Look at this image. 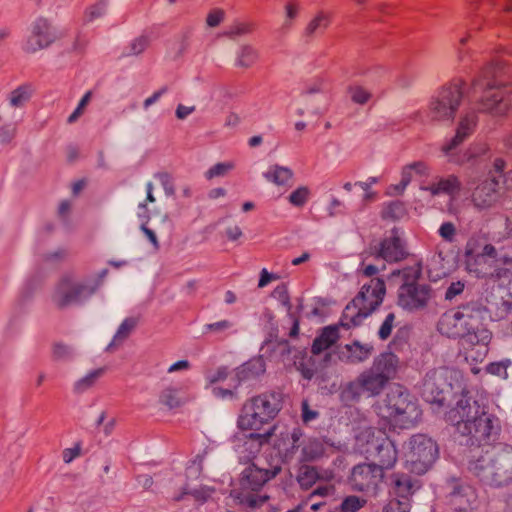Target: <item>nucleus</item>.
Listing matches in <instances>:
<instances>
[{
  "mask_svg": "<svg viewBox=\"0 0 512 512\" xmlns=\"http://www.w3.org/2000/svg\"><path fill=\"white\" fill-rule=\"evenodd\" d=\"M108 8V2L106 0H101L98 3L92 5L88 8L85 14V19L88 22H92L96 19L103 17Z\"/></svg>",
  "mask_w": 512,
  "mask_h": 512,
  "instance_id": "nucleus-39",
  "label": "nucleus"
},
{
  "mask_svg": "<svg viewBox=\"0 0 512 512\" xmlns=\"http://www.w3.org/2000/svg\"><path fill=\"white\" fill-rule=\"evenodd\" d=\"M408 499H393L385 507V512H409Z\"/></svg>",
  "mask_w": 512,
  "mask_h": 512,
  "instance_id": "nucleus-46",
  "label": "nucleus"
},
{
  "mask_svg": "<svg viewBox=\"0 0 512 512\" xmlns=\"http://www.w3.org/2000/svg\"><path fill=\"white\" fill-rule=\"evenodd\" d=\"M336 450L333 444L322 440H309L303 447V456L307 461L318 459L324 455H330Z\"/></svg>",
  "mask_w": 512,
  "mask_h": 512,
  "instance_id": "nucleus-27",
  "label": "nucleus"
},
{
  "mask_svg": "<svg viewBox=\"0 0 512 512\" xmlns=\"http://www.w3.org/2000/svg\"><path fill=\"white\" fill-rule=\"evenodd\" d=\"M461 379L459 371L448 367L429 370L423 379L421 394L425 401L442 404L445 394L458 385Z\"/></svg>",
  "mask_w": 512,
  "mask_h": 512,
  "instance_id": "nucleus-11",
  "label": "nucleus"
},
{
  "mask_svg": "<svg viewBox=\"0 0 512 512\" xmlns=\"http://www.w3.org/2000/svg\"><path fill=\"white\" fill-rule=\"evenodd\" d=\"M501 194L495 176L479 183L471 194V201L478 210L494 208L500 201Z\"/></svg>",
  "mask_w": 512,
  "mask_h": 512,
  "instance_id": "nucleus-18",
  "label": "nucleus"
},
{
  "mask_svg": "<svg viewBox=\"0 0 512 512\" xmlns=\"http://www.w3.org/2000/svg\"><path fill=\"white\" fill-rule=\"evenodd\" d=\"M301 11V5L295 0H287L283 6V18L280 30L289 32L297 21Z\"/></svg>",
  "mask_w": 512,
  "mask_h": 512,
  "instance_id": "nucleus-31",
  "label": "nucleus"
},
{
  "mask_svg": "<svg viewBox=\"0 0 512 512\" xmlns=\"http://www.w3.org/2000/svg\"><path fill=\"white\" fill-rule=\"evenodd\" d=\"M414 483L408 476H399L395 479L394 493L401 499H408L412 493Z\"/></svg>",
  "mask_w": 512,
  "mask_h": 512,
  "instance_id": "nucleus-36",
  "label": "nucleus"
},
{
  "mask_svg": "<svg viewBox=\"0 0 512 512\" xmlns=\"http://www.w3.org/2000/svg\"><path fill=\"white\" fill-rule=\"evenodd\" d=\"M168 92L167 87H162L159 90L155 91L151 96L146 98L143 102V109L148 110L149 107L156 104L163 95H165Z\"/></svg>",
  "mask_w": 512,
  "mask_h": 512,
  "instance_id": "nucleus-52",
  "label": "nucleus"
},
{
  "mask_svg": "<svg viewBox=\"0 0 512 512\" xmlns=\"http://www.w3.org/2000/svg\"><path fill=\"white\" fill-rule=\"evenodd\" d=\"M383 478V472L373 464L357 465L353 468L351 482L359 491L368 490L378 484Z\"/></svg>",
  "mask_w": 512,
  "mask_h": 512,
  "instance_id": "nucleus-21",
  "label": "nucleus"
},
{
  "mask_svg": "<svg viewBox=\"0 0 512 512\" xmlns=\"http://www.w3.org/2000/svg\"><path fill=\"white\" fill-rule=\"evenodd\" d=\"M93 293L84 282L73 277H63L55 286L52 301L58 308L76 305Z\"/></svg>",
  "mask_w": 512,
  "mask_h": 512,
  "instance_id": "nucleus-13",
  "label": "nucleus"
},
{
  "mask_svg": "<svg viewBox=\"0 0 512 512\" xmlns=\"http://www.w3.org/2000/svg\"><path fill=\"white\" fill-rule=\"evenodd\" d=\"M212 490L210 488H201L200 490H194L191 492V496L196 501H205L207 498H209L212 494Z\"/></svg>",
  "mask_w": 512,
  "mask_h": 512,
  "instance_id": "nucleus-63",
  "label": "nucleus"
},
{
  "mask_svg": "<svg viewBox=\"0 0 512 512\" xmlns=\"http://www.w3.org/2000/svg\"><path fill=\"white\" fill-rule=\"evenodd\" d=\"M400 367L399 358L395 354L387 352L380 354L374 359L371 369L386 382H389L397 376Z\"/></svg>",
  "mask_w": 512,
  "mask_h": 512,
  "instance_id": "nucleus-23",
  "label": "nucleus"
},
{
  "mask_svg": "<svg viewBox=\"0 0 512 512\" xmlns=\"http://www.w3.org/2000/svg\"><path fill=\"white\" fill-rule=\"evenodd\" d=\"M459 189L460 183L457 178L453 176L446 179H440L429 187H422V191L429 192L432 196L447 194L451 198L459 191Z\"/></svg>",
  "mask_w": 512,
  "mask_h": 512,
  "instance_id": "nucleus-28",
  "label": "nucleus"
},
{
  "mask_svg": "<svg viewBox=\"0 0 512 512\" xmlns=\"http://www.w3.org/2000/svg\"><path fill=\"white\" fill-rule=\"evenodd\" d=\"M251 449L245 454H239L241 459H252L253 462L247 465L240 474L239 479L232 484L231 496L240 504L255 508L262 505L267 497L260 494L261 488L266 482L274 478L281 470L280 460L265 467L261 464V459L257 458V453L251 454Z\"/></svg>",
  "mask_w": 512,
  "mask_h": 512,
  "instance_id": "nucleus-3",
  "label": "nucleus"
},
{
  "mask_svg": "<svg viewBox=\"0 0 512 512\" xmlns=\"http://www.w3.org/2000/svg\"><path fill=\"white\" fill-rule=\"evenodd\" d=\"M467 137V133L465 132V130L461 131V130H457V134L456 136L454 137V139L452 140V143L447 145V146H444L443 149L446 153H449L451 152L454 147H456L460 142H462L465 138Z\"/></svg>",
  "mask_w": 512,
  "mask_h": 512,
  "instance_id": "nucleus-62",
  "label": "nucleus"
},
{
  "mask_svg": "<svg viewBox=\"0 0 512 512\" xmlns=\"http://www.w3.org/2000/svg\"><path fill=\"white\" fill-rule=\"evenodd\" d=\"M235 389L236 388H230L228 383L226 382V383L220 384L218 386L211 387V392L215 397L225 399L228 397H232L233 391Z\"/></svg>",
  "mask_w": 512,
  "mask_h": 512,
  "instance_id": "nucleus-49",
  "label": "nucleus"
},
{
  "mask_svg": "<svg viewBox=\"0 0 512 512\" xmlns=\"http://www.w3.org/2000/svg\"><path fill=\"white\" fill-rule=\"evenodd\" d=\"M385 294L386 286L382 279L372 278L363 283L358 294L345 307L341 325L346 328L359 325L381 305Z\"/></svg>",
  "mask_w": 512,
  "mask_h": 512,
  "instance_id": "nucleus-5",
  "label": "nucleus"
},
{
  "mask_svg": "<svg viewBox=\"0 0 512 512\" xmlns=\"http://www.w3.org/2000/svg\"><path fill=\"white\" fill-rule=\"evenodd\" d=\"M394 320H395L394 314L389 313L379 329V336L381 339L384 340L390 336Z\"/></svg>",
  "mask_w": 512,
  "mask_h": 512,
  "instance_id": "nucleus-51",
  "label": "nucleus"
},
{
  "mask_svg": "<svg viewBox=\"0 0 512 512\" xmlns=\"http://www.w3.org/2000/svg\"><path fill=\"white\" fill-rule=\"evenodd\" d=\"M366 503L365 499L357 496H348L344 499L341 505L342 512H357Z\"/></svg>",
  "mask_w": 512,
  "mask_h": 512,
  "instance_id": "nucleus-42",
  "label": "nucleus"
},
{
  "mask_svg": "<svg viewBox=\"0 0 512 512\" xmlns=\"http://www.w3.org/2000/svg\"><path fill=\"white\" fill-rule=\"evenodd\" d=\"M279 410L280 407L274 395H259L244 403L238 416L237 427L241 431L248 432L249 435L244 444L238 447L239 454H245L249 449H253L251 454L254 455L264 444H272L280 459L290 457L302 435L299 429L276 424L262 432L264 427L276 417Z\"/></svg>",
  "mask_w": 512,
  "mask_h": 512,
  "instance_id": "nucleus-2",
  "label": "nucleus"
},
{
  "mask_svg": "<svg viewBox=\"0 0 512 512\" xmlns=\"http://www.w3.org/2000/svg\"><path fill=\"white\" fill-rule=\"evenodd\" d=\"M485 327L481 322L480 312L470 305H464L446 311L438 322V330L442 335L450 338L462 337Z\"/></svg>",
  "mask_w": 512,
  "mask_h": 512,
  "instance_id": "nucleus-9",
  "label": "nucleus"
},
{
  "mask_svg": "<svg viewBox=\"0 0 512 512\" xmlns=\"http://www.w3.org/2000/svg\"><path fill=\"white\" fill-rule=\"evenodd\" d=\"M373 352V346L355 341L342 346L339 350V358L350 363H359L367 360Z\"/></svg>",
  "mask_w": 512,
  "mask_h": 512,
  "instance_id": "nucleus-25",
  "label": "nucleus"
},
{
  "mask_svg": "<svg viewBox=\"0 0 512 512\" xmlns=\"http://www.w3.org/2000/svg\"><path fill=\"white\" fill-rule=\"evenodd\" d=\"M102 371L101 370H95L93 372H90L85 377L81 378L75 383V389L77 391H83L90 386H92L95 381L100 377Z\"/></svg>",
  "mask_w": 512,
  "mask_h": 512,
  "instance_id": "nucleus-44",
  "label": "nucleus"
},
{
  "mask_svg": "<svg viewBox=\"0 0 512 512\" xmlns=\"http://www.w3.org/2000/svg\"><path fill=\"white\" fill-rule=\"evenodd\" d=\"M242 230L239 226L233 225L225 230V236L230 241H237L242 237Z\"/></svg>",
  "mask_w": 512,
  "mask_h": 512,
  "instance_id": "nucleus-61",
  "label": "nucleus"
},
{
  "mask_svg": "<svg viewBox=\"0 0 512 512\" xmlns=\"http://www.w3.org/2000/svg\"><path fill=\"white\" fill-rule=\"evenodd\" d=\"M492 333L486 327H479L478 330L466 335L462 342L465 359L472 363H481L487 357Z\"/></svg>",
  "mask_w": 512,
  "mask_h": 512,
  "instance_id": "nucleus-16",
  "label": "nucleus"
},
{
  "mask_svg": "<svg viewBox=\"0 0 512 512\" xmlns=\"http://www.w3.org/2000/svg\"><path fill=\"white\" fill-rule=\"evenodd\" d=\"M67 33L65 27L53 24L46 18H38L34 23V51L49 47Z\"/></svg>",
  "mask_w": 512,
  "mask_h": 512,
  "instance_id": "nucleus-20",
  "label": "nucleus"
},
{
  "mask_svg": "<svg viewBox=\"0 0 512 512\" xmlns=\"http://www.w3.org/2000/svg\"><path fill=\"white\" fill-rule=\"evenodd\" d=\"M264 362L261 358H255L245 363L235 371H228L224 367L211 370L206 374V380L210 387L228 383L230 388H237L241 381L263 373Z\"/></svg>",
  "mask_w": 512,
  "mask_h": 512,
  "instance_id": "nucleus-12",
  "label": "nucleus"
},
{
  "mask_svg": "<svg viewBox=\"0 0 512 512\" xmlns=\"http://www.w3.org/2000/svg\"><path fill=\"white\" fill-rule=\"evenodd\" d=\"M188 48V39L186 36H183L175 45V52L173 55V59L180 58Z\"/></svg>",
  "mask_w": 512,
  "mask_h": 512,
  "instance_id": "nucleus-60",
  "label": "nucleus"
},
{
  "mask_svg": "<svg viewBox=\"0 0 512 512\" xmlns=\"http://www.w3.org/2000/svg\"><path fill=\"white\" fill-rule=\"evenodd\" d=\"M387 383L388 382L370 368L362 372L349 384L348 392L352 393L354 396H360L362 394L376 396L384 389Z\"/></svg>",
  "mask_w": 512,
  "mask_h": 512,
  "instance_id": "nucleus-19",
  "label": "nucleus"
},
{
  "mask_svg": "<svg viewBox=\"0 0 512 512\" xmlns=\"http://www.w3.org/2000/svg\"><path fill=\"white\" fill-rule=\"evenodd\" d=\"M136 324H137V320L134 318L125 319L117 331L116 338L117 339L126 338L130 334V332L136 327Z\"/></svg>",
  "mask_w": 512,
  "mask_h": 512,
  "instance_id": "nucleus-48",
  "label": "nucleus"
},
{
  "mask_svg": "<svg viewBox=\"0 0 512 512\" xmlns=\"http://www.w3.org/2000/svg\"><path fill=\"white\" fill-rule=\"evenodd\" d=\"M375 411L381 419L380 424L389 425L394 430L413 427L421 416L417 404L399 386L391 389L383 403L376 405Z\"/></svg>",
  "mask_w": 512,
  "mask_h": 512,
  "instance_id": "nucleus-4",
  "label": "nucleus"
},
{
  "mask_svg": "<svg viewBox=\"0 0 512 512\" xmlns=\"http://www.w3.org/2000/svg\"><path fill=\"white\" fill-rule=\"evenodd\" d=\"M402 453L405 467L421 475L426 473L437 459L438 446L432 438L417 434L405 443Z\"/></svg>",
  "mask_w": 512,
  "mask_h": 512,
  "instance_id": "nucleus-10",
  "label": "nucleus"
},
{
  "mask_svg": "<svg viewBox=\"0 0 512 512\" xmlns=\"http://www.w3.org/2000/svg\"><path fill=\"white\" fill-rule=\"evenodd\" d=\"M225 18V11L220 8L212 9L206 17V25L209 28H215L219 26Z\"/></svg>",
  "mask_w": 512,
  "mask_h": 512,
  "instance_id": "nucleus-45",
  "label": "nucleus"
},
{
  "mask_svg": "<svg viewBox=\"0 0 512 512\" xmlns=\"http://www.w3.org/2000/svg\"><path fill=\"white\" fill-rule=\"evenodd\" d=\"M312 192L308 186H298L288 196V202L297 208L304 207L311 199Z\"/></svg>",
  "mask_w": 512,
  "mask_h": 512,
  "instance_id": "nucleus-34",
  "label": "nucleus"
},
{
  "mask_svg": "<svg viewBox=\"0 0 512 512\" xmlns=\"http://www.w3.org/2000/svg\"><path fill=\"white\" fill-rule=\"evenodd\" d=\"M312 95H318V97L324 102V104L326 103L327 99L326 96L323 94V85L321 82H317L307 88L305 97L308 98L309 96Z\"/></svg>",
  "mask_w": 512,
  "mask_h": 512,
  "instance_id": "nucleus-57",
  "label": "nucleus"
},
{
  "mask_svg": "<svg viewBox=\"0 0 512 512\" xmlns=\"http://www.w3.org/2000/svg\"><path fill=\"white\" fill-rule=\"evenodd\" d=\"M478 254L483 255L484 257H486L489 260H492L494 262V260H495V258L497 256V251H496V248L493 245L486 244L482 248L481 252H479Z\"/></svg>",
  "mask_w": 512,
  "mask_h": 512,
  "instance_id": "nucleus-64",
  "label": "nucleus"
},
{
  "mask_svg": "<svg viewBox=\"0 0 512 512\" xmlns=\"http://www.w3.org/2000/svg\"><path fill=\"white\" fill-rule=\"evenodd\" d=\"M280 277L277 274L270 273L266 268H263L260 272V279L258 282L259 288L266 287L272 281L278 280Z\"/></svg>",
  "mask_w": 512,
  "mask_h": 512,
  "instance_id": "nucleus-55",
  "label": "nucleus"
},
{
  "mask_svg": "<svg viewBox=\"0 0 512 512\" xmlns=\"http://www.w3.org/2000/svg\"><path fill=\"white\" fill-rule=\"evenodd\" d=\"M511 365L510 360H503L500 362L491 363L487 366L488 373L499 376L503 379L508 377L507 368Z\"/></svg>",
  "mask_w": 512,
  "mask_h": 512,
  "instance_id": "nucleus-43",
  "label": "nucleus"
},
{
  "mask_svg": "<svg viewBox=\"0 0 512 512\" xmlns=\"http://www.w3.org/2000/svg\"><path fill=\"white\" fill-rule=\"evenodd\" d=\"M419 275L420 269L416 265L392 274L403 281L398 290V305L407 311L424 309L433 296L428 285L417 282Z\"/></svg>",
  "mask_w": 512,
  "mask_h": 512,
  "instance_id": "nucleus-7",
  "label": "nucleus"
},
{
  "mask_svg": "<svg viewBox=\"0 0 512 512\" xmlns=\"http://www.w3.org/2000/svg\"><path fill=\"white\" fill-rule=\"evenodd\" d=\"M192 399L188 387L183 384H170L161 389L158 396L159 403L169 409H177Z\"/></svg>",
  "mask_w": 512,
  "mask_h": 512,
  "instance_id": "nucleus-22",
  "label": "nucleus"
},
{
  "mask_svg": "<svg viewBox=\"0 0 512 512\" xmlns=\"http://www.w3.org/2000/svg\"><path fill=\"white\" fill-rule=\"evenodd\" d=\"M339 339V332L337 327H326L321 334L314 340L312 345V352L320 354L321 352L330 348Z\"/></svg>",
  "mask_w": 512,
  "mask_h": 512,
  "instance_id": "nucleus-30",
  "label": "nucleus"
},
{
  "mask_svg": "<svg viewBox=\"0 0 512 512\" xmlns=\"http://www.w3.org/2000/svg\"><path fill=\"white\" fill-rule=\"evenodd\" d=\"M465 266L468 273L473 274L478 278H500L504 275L510 274V271L508 269H493V261L484 257L483 255L476 253L471 242H468L466 246Z\"/></svg>",
  "mask_w": 512,
  "mask_h": 512,
  "instance_id": "nucleus-17",
  "label": "nucleus"
},
{
  "mask_svg": "<svg viewBox=\"0 0 512 512\" xmlns=\"http://www.w3.org/2000/svg\"><path fill=\"white\" fill-rule=\"evenodd\" d=\"M348 93L351 100L359 105H365L372 98L371 92L362 86H351Z\"/></svg>",
  "mask_w": 512,
  "mask_h": 512,
  "instance_id": "nucleus-38",
  "label": "nucleus"
},
{
  "mask_svg": "<svg viewBox=\"0 0 512 512\" xmlns=\"http://www.w3.org/2000/svg\"><path fill=\"white\" fill-rule=\"evenodd\" d=\"M405 255L403 243L397 235L393 234L383 240L380 245L375 259L381 263V265H374L367 263L368 258H364L361 263V271L366 276H372L385 269L384 261L393 262L402 259Z\"/></svg>",
  "mask_w": 512,
  "mask_h": 512,
  "instance_id": "nucleus-14",
  "label": "nucleus"
},
{
  "mask_svg": "<svg viewBox=\"0 0 512 512\" xmlns=\"http://www.w3.org/2000/svg\"><path fill=\"white\" fill-rule=\"evenodd\" d=\"M439 235L446 241H453L456 235V228L453 223L445 222L439 228Z\"/></svg>",
  "mask_w": 512,
  "mask_h": 512,
  "instance_id": "nucleus-50",
  "label": "nucleus"
},
{
  "mask_svg": "<svg viewBox=\"0 0 512 512\" xmlns=\"http://www.w3.org/2000/svg\"><path fill=\"white\" fill-rule=\"evenodd\" d=\"M32 95V90L30 86L23 85L13 90L9 96L8 104L13 108H22L25 106Z\"/></svg>",
  "mask_w": 512,
  "mask_h": 512,
  "instance_id": "nucleus-33",
  "label": "nucleus"
},
{
  "mask_svg": "<svg viewBox=\"0 0 512 512\" xmlns=\"http://www.w3.org/2000/svg\"><path fill=\"white\" fill-rule=\"evenodd\" d=\"M233 326V323L229 320H220V321H217V322H214V323H209V324H206L204 329L206 332H211V333H222V332H225L229 329H231Z\"/></svg>",
  "mask_w": 512,
  "mask_h": 512,
  "instance_id": "nucleus-47",
  "label": "nucleus"
},
{
  "mask_svg": "<svg viewBox=\"0 0 512 512\" xmlns=\"http://www.w3.org/2000/svg\"><path fill=\"white\" fill-rule=\"evenodd\" d=\"M335 475L331 470H318L315 467L303 466L298 475V482L303 488H310L315 483H319L311 496H331L335 492L333 481Z\"/></svg>",
  "mask_w": 512,
  "mask_h": 512,
  "instance_id": "nucleus-15",
  "label": "nucleus"
},
{
  "mask_svg": "<svg viewBox=\"0 0 512 512\" xmlns=\"http://www.w3.org/2000/svg\"><path fill=\"white\" fill-rule=\"evenodd\" d=\"M253 30V23L237 21L230 26L229 30L226 32V35L229 37H237L250 34L253 32Z\"/></svg>",
  "mask_w": 512,
  "mask_h": 512,
  "instance_id": "nucleus-40",
  "label": "nucleus"
},
{
  "mask_svg": "<svg viewBox=\"0 0 512 512\" xmlns=\"http://www.w3.org/2000/svg\"><path fill=\"white\" fill-rule=\"evenodd\" d=\"M457 412L461 417V421L457 422V429L464 435L482 440L489 438L496 429L497 420L487 414L476 401L461 400Z\"/></svg>",
  "mask_w": 512,
  "mask_h": 512,
  "instance_id": "nucleus-8",
  "label": "nucleus"
},
{
  "mask_svg": "<svg viewBox=\"0 0 512 512\" xmlns=\"http://www.w3.org/2000/svg\"><path fill=\"white\" fill-rule=\"evenodd\" d=\"M196 110L194 105L178 104L175 110V116L178 120H185Z\"/></svg>",
  "mask_w": 512,
  "mask_h": 512,
  "instance_id": "nucleus-53",
  "label": "nucleus"
},
{
  "mask_svg": "<svg viewBox=\"0 0 512 512\" xmlns=\"http://www.w3.org/2000/svg\"><path fill=\"white\" fill-rule=\"evenodd\" d=\"M263 177L266 181L276 186H285L291 181L293 172L288 167L274 164L263 172Z\"/></svg>",
  "mask_w": 512,
  "mask_h": 512,
  "instance_id": "nucleus-29",
  "label": "nucleus"
},
{
  "mask_svg": "<svg viewBox=\"0 0 512 512\" xmlns=\"http://www.w3.org/2000/svg\"><path fill=\"white\" fill-rule=\"evenodd\" d=\"M331 24V14L319 10L307 23L303 35L307 39H312L316 35L323 33Z\"/></svg>",
  "mask_w": 512,
  "mask_h": 512,
  "instance_id": "nucleus-26",
  "label": "nucleus"
},
{
  "mask_svg": "<svg viewBox=\"0 0 512 512\" xmlns=\"http://www.w3.org/2000/svg\"><path fill=\"white\" fill-rule=\"evenodd\" d=\"M428 167L423 162H415L402 169L401 181L398 185H392L387 189V194L398 195L404 192L407 185L416 177L428 174Z\"/></svg>",
  "mask_w": 512,
  "mask_h": 512,
  "instance_id": "nucleus-24",
  "label": "nucleus"
},
{
  "mask_svg": "<svg viewBox=\"0 0 512 512\" xmlns=\"http://www.w3.org/2000/svg\"><path fill=\"white\" fill-rule=\"evenodd\" d=\"M465 284L462 281L452 282L446 291V298L453 299L457 295L461 294L464 290Z\"/></svg>",
  "mask_w": 512,
  "mask_h": 512,
  "instance_id": "nucleus-56",
  "label": "nucleus"
},
{
  "mask_svg": "<svg viewBox=\"0 0 512 512\" xmlns=\"http://www.w3.org/2000/svg\"><path fill=\"white\" fill-rule=\"evenodd\" d=\"M509 69L501 60L486 64L475 77L471 86L481 87L484 94L479 102L469 103L461 110L465 81L453 79L438 86L430 95L426 110L419 112L420 125L474 128L484 124L486 114L504 116L512 108V84L508 80Z\"/></svg>",
  "mask_w": 512,
  "mask_h": 512,
  "instance_id": "nucleus-1",
  "label": "nucleus"
},
{
  "mask_svg": "<svg viewBox=\"0 0 512 512\" xmlns=\"http://www.w3.org/2000/svg\"><path fill=\"white\" fill-rule=\"evenodd\" d=\"M235 168L233 161L221 162L213 165L206 173L207 179H213L215 177H224Z\"/></svg>",
  "mask_w": 512,
  "mask_h": 512,
  "instance_id": "nucleus-37",
  "label": "nucleus"
},
{
  "mask_svg": "<svg viewBox=\"0 0 512 512\" xmlns=\"http://www.w3.org/2000/svg\"><path fill=\"white\" fill-rule=\"evenodd\" d=\"M318 416L317 411L309 408L308 403L303 401L302 403V419L305 423H309L315 420Z\"/></svg>",
  "mask_w": 512,
  "mask_h": 512,
  "instance_id": "nucleus-58",
  "label": "nucleus"
},
{
  "mask_svg": "<svg viewBox=\"0 0 512 512\" xmlns=\"http://www.w3.org/2000/svg\"><path fill=\"white\" fill-rule=\"evenodd\" d=\"M191 365L190 362L187 360H180L178 362L173 363L170 365L167 369V373L172 374L176 372L181 371H188L190 369Z\"/></svg>",
  "mask_w": 512,
  "mask_h": 512,
  "instance_id": "nucleus-59",
  "label": "nucleus"
},
{
  "mask_svg": "<svg viewBox=\"0 0 512 512\" xmlns=\"http://www.w3.org/2000/svg\"><path fill=\"white\" fill-rule=\"evenodd\" d=\"M81 447L79 444H75L73 447L66 448L62 452V457L65 463L72 462L75 458L80 456Z\"/></svg>",
  "mask_w": 512,
  "mask_h": 512,
  "instance_id": "nucleus-54",
  "label": "nucleus"
},
{
  "mask_svg": "<svg viewBox=\"0 0 512 512\" xmlns=\"http://www.w3.org/2000/svg\"><path fill=\"white\" fill-rule=\"evenodd\" d=\"M259 58L258 50L250 44L239 46L236 51L235 66L240 68L251 67Z\"/></svg>",
  "mask_w": 512,
  "mask_h": 512,
  "instance_id": "nucleus-32",
  "label": "nucleus"
},
{
  "mask_svg": "<svg viewBox=\"0 0 512 512\" xmlns=\"http://www.w3.org/2000/svg\"><path fill=\"white\" fill-rule=\"evenodd\" d=\"M356 445L360 453L371 457L383 472L390 469L396 462L397 451L394 443L382 428H367L356 436Z\"/></svg>",
  "mask_w": 512,
  "mask_h": 512,
  "instance_id": "nucleus-6",
  "label": "nucleus"
},
{
  "mask_svg": "<svg viewBox=\"0 0 512 512\" xmlns=\"http://www.w3.org/2000/svg\"><path fill=\"white\" fill-rule=\"evenodd\" d=\"M92 98V92L87 91L82 98L79 100L75 110L67 118L68 124H73L85 111L86 107L90 103Z\"/></svg>",
  "mask_w": 512,
  "mask_h": 512,
  "instance_id": "nucleus-41",
  "label": "nucleus"
},
{
  "mask_svg": "<svg viewBox=\"0 0 512 512\" xmlns=\"http://www.w3.org/2000/svg\"><path fill=\"white\" fill-rule=\"evenodd\" d=\"M150 44V38L147 35H140L133 39L122 52L123 57L137 56L145 51Z\"/></svg>",
  "mask_w": 512,
  "mask_h": 512,
  "instance_id": "nucleus-35",
  "label": "nucleus"
}]
</instances>
